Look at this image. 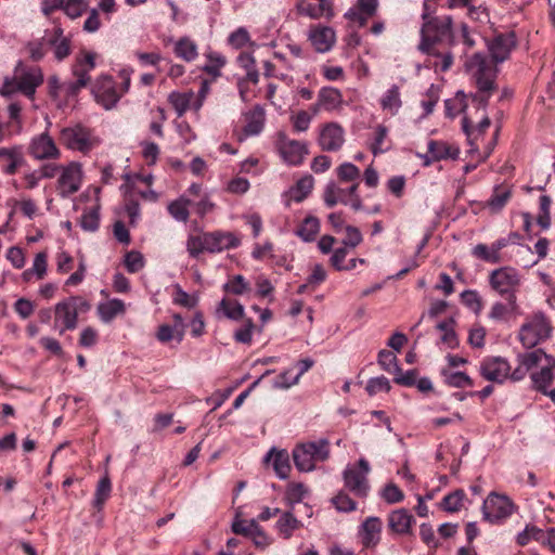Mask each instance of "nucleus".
I'll use <instances>...</instances> for the list:
<instances>
[{
	"label": "nucleus",
	"instance_id": "nucleus-1",
	"mask_svg": "<svg viewBox=\"0 0 555 555\" xmlns=\"http://www.w3.org/2000/svg\"><path fill=\"white\" fill-rule=\"evenodd\" d=\"M423 24L418 50L427 55L426 66L435 72H448L454 62L452 48L456 44L451 15H433L427 0L423 3Z\"/></svg>",
	"mask_w": 555,
	"mask_h": 555
},
{
	"label": "nucleus",
	"instance_id": "nucleus-2",
	"mask_svg": "<svg viewBox=\"0 0 555 555\" xmlns=\"http://www.w3.org/2000/svg\"><path fill=\"white\" fill-rule=\"evenodd\" d=\"M467 69L472 73L476 85V91L469 95L472 103L479 109L486 108L498 85L495 79L498 68L483 53H475L467 62Z\"/></svg>",
	"mask_w": 555,
	"mask_h": 555
},
{
	"label": "nucleus",
	"instance_id": "nucleus-3",
	"mask_svg": "<svg viewBox=\"0 0 555 555\" xmlns=\"http://www.w3.org/2000/svg\"><path fill=\"white\" fill-rule=\"evenodd\" d=\"M91 304L81 296H69L57 302L53 308V328L63 335L66 331H74L78 325V315L87 313Z\"/></svg>",
	"mask_w": 555,
	"mask_h": 555
},
{
	"label": "nucleus",
	"instance_id": "nucleus-4",
	"mask_svg": "<svg viewBox=\"0 0 555 555\" xmlns=\"http://www.w3.org/2000/svg\"><path fill=\"white\" fill-rule=\"evenodd\" d=\"M121 82L119 89L112 76L101 75L92 87V93L98 104L105 109L115 107L120 98L128 92L130 88V76L126 70L119 74Z\"/></svg>",
	"mask_w": 555,
	"mask_h": 555
},
{
	"label": "nucleus",
	"instance_id": "nucleus-5",
	"mask_svg": "<svg viewBox=\"0 0 555 555\" xmlns=\"http://www.w3.org/2000/svg\"><path fill=\"white\" fill-rule=\"evenodd\" d=\"M59 140L66 149L82 154H88L100 144V140L93 131L81 124L63 128Z\"/></svg>",
	"mask_w": 555,
	"mask_h": 555
},
{
	"label": "nucleus",
	"instance_id": "nucleus-6",
	"mask_svg": "<svg viewBox=\"0 0 555 555\" xmlns=\"http://www.w3.org/2000/svg\"><path fill=\"white\" fill-rule=\"evenodd\" d=\"M330 455V443L325 439L296 446L293 450L295 466L300 472H311L318 462H324Z\"/></svg>",
	"mask_w": 555,
	"mask_h": 555
},
{
	"label": "nucleus",
	"instance_id": "nucleus-7",
	"mask_svg": "<svg viewBox=\"0 0 555 555\" xmlns=\"http://www.w3.org/2000/svg\"><path fill=\"white\" fill-rule=\"evenodd\" d=\"M489 282L511 308L516 309V292L520 284L518 272L514 268L503 267L491 272Z\"/></svg>",
	"mask_w": 555,
	"mask_h": 555
},
{
	"label": "nucleus",
	"instance_id": "nucleus-8",
	"mask_svg": "<svg viewBox=\"0 0 555 555\" xmlns=\"http://www.w3.org/2000/svg\"><path fill=\"white\" fill-rule=\"evenodd\" d=\"M371 466L367 460L360 459L357 464L347 466L344 470L345 487L356 496L366 498L370 491L367 475Z\"/></svg>",
	"mask_w": 555,
	"mask_h": 555
},
{
	"label": "nucleus",
	"instance_id": "nucleus-9",
	"mask_svg": "<svg viewBox=\"0 0 555 555\" xmlns=\"http://www.w3.org/2000/svg\"><path fill=\"white\" fill-rule=\"evenodd\" d=\"M551 332L552 326L548 320L542 313H538L521 325L519 340L525 348L530 349L546 339Z\"/></svg>",
	"mask_w": 555,
	"mask_h": 555
},
{
	"label": "nucleus",
	"instance_id": "nucleus-10",
	"mask_svg": "<svg viewBox=\"0 0 555 555\" xmlns=\"http://www.w3.org/2000/svg\"><path fill=\"white\" fill-rule=\"evenodd\" d=\"M514 512V503L506 496L491 493L482 504L483 518L491 524H499Z\"/></svg>",
	"mask_w": 555,
	"mask_h": 555
},
{
	"label": "nucleus",
	"instance_id": "nucleus-11",
	"mask_svg": "<svg viewBox=\"0 0 555 555\" xmlns=\"http://www.w3.org/2000/svg\"><path fill=\"white\" fill-rule=\"evenodd\" d=\"M82 184V169L77 162L64 166L56 181V192L62 198L77 193Z\"/></svg>",
	"mask_w": 555,
	"mask_h": 555
},
{
	"label": "nucleus",
	"instance_id": "nucleus-12",
	"mask_svg": "<svg viewBox=\"0 0 555 555\" xmlns=\"http://www.w3.org/2000/svg\"><path fill=\"white\" fill-rule=\"evenodd\" d=\"M517 47V37L515 31L495 33L488 43L492 64L496 67L498 63H503L509 59L512 51Z\"/></svg>",
	"mask_w": 555,
	"mask_h": 555
},
{
	"label": "nucleus",
	"instance_id": "nucleus-13",
	"mask_svg": "<svg viewBox=\"0 0 555 555\" xmlns=\"http://www.w3.org/2000/svg\"><path fill=\"white\" fill-rule=\"evenodd\" d=\"M28 154L37 160H54L61 157V151L48 131L31 139L28 145Z\"/></svg>",
	"mask_w": 555,
	"mask_h": 555
},
{
	"label": "nucleus",
	"instance_id": "nucleus-14",
	"mask_svg": "<svg viewBox=\"0 0 555 555\" xmlns=\"http://www.w3.org/2000/svg\"><path fill=\"white\" fill-rule=\"evenodd\" d=\"M511 365L502 357H486L480 362V375L492 383L502 384L509 376Z\"/></svg>",
	"mask_w": 555,
	"mask_h": 555
},
{
	"label": "nucleus",
	"instance_id": "nucleus-15",
	"mask_svg": "<svg viewBox=\"0 0 555 555\" xmlns=\"http://www.w3.org/2000/svg\"><path fill=\"white\" fill-rule=\"evenodd\" d=\"M44 42L48 44V50H53L54 57L57 61H63L72 53V41L68 37L64 36V30L60 24L50 30L44 31Z\"/></svg>",
	"mask_w": 555,
	"mask_h": 555
},
{
	"label": "nucleus",
	"instance_id": "nucleus-16",
	"mask_svg": "<svg viewBox=\"0 0 555 555\" xmlns=\"http://www.w3.org/2000/svg\"><path fill=\"white\" fill-rule=\"evenodd\" d=\"M44 42L48 44V50H53L54 57L57 61H63L72 53V41L68 37L64 36V30L60 24L50 30L44 31Z\"/></svg>",
	"mask_w": 555,
	"mask_h": 555
},
{
	"label": "nucleus",
	"instance_id": "nucleus-17",
	"mask_svg": "<svg viewBox=\"0 0 555 555\" xmlns=\"http://www.w3.org/2000/svg\"><path fill=\"white\" fill-rule=\"evenodd\" d=\"M208 253L216 254L227 249H233L241 245V238L232 232L212 231L206 232Z\"/></svg>",
	"mask_w": 555,
	"mask_h": 555
},
{
	"label": "nucleus",
	"instance_id": "nucleus-18",
	"mask_svg": "<svg viewBox=\"0 0 555 555\" xmlns=\"http://www.w3.org/2000/svg\"><path fill=\"white\" fill-rule=\"evenodd\" d=\"M308 39L317 52L325 53L335 44L336 35L330 26L315 25L311 26Z\"/></svg>",
	"mask_w": 555,
	"mask_h": 555
},
{
	"label": "nucleus",
	"instance_id": "nucleus-19",
	"mask_svg": "<svg viewBox=\"0 0 555 555\" xmlns=\"http://www.w3.org/2000/svg\"><path fill=\"white\" fill-rule=\"evenodd\" d=\"M279 151L283 159L292 166L300 165L308 154V149L305 143L286 138L279 141Z\"/></svg>",
	"mask_w": 555,
	"mask_h": 555
},
{
	"label": "nucleus",
	"instance_id": "nucleus-20",
	"mask_svg": "<svg viewBox=\"0 0 555 555\" xmlns=\"http://www.w3.org/2000/svg\"><path fill=\"white\" fill-rule=\"evenodd\" d=\"M43 82V75L39 67H30L15 77L18 91L27 98H34L37 87Z\"/></svg>",
	"mask_w": 555,
	"mask_h": 555
},
{
	"label": "nucleus",
	"instance_id": "nucleus-21",
	"mask_svg": "<svg viewBox=\"0 0 555 555\" xmlns=\"http://www.w3.org/2000/svg\"><path fill=\"white\" fill-rule=\"evenodd\" d=\"M26 164L22 147H0V167L7 175H15Z\"/></svg>",
	"mask_w": 555,
	"mask_h": 555
},
{
	"label": "nucleus",
	"instance_id": "nucleus-22",
	"mask_svg": "<svg viewBox=\"0 0 555 555\" xmlns=\"http://www.w3.org/2000/svg\"><path fill=\"white\" fill-rule=\"evenodd\" d=\"M344 141V129L336 122L325 125L320 132L319 144L323 151H338Z\"/></svg>",
	"mask_w": 555,
	"mask_h": 555
},
{
	"label": "nucleus",
	"instance_id": "nucleus-23",
	"mask_svg": "<svg viewBox=\"0 0 555 555\" xmlns=\"http://www.w3.org/2000/svg\"><path fill=\"white\" fill-rule=\"evenodd\" d=\"M343 102L340 91L334 87H323L319 90L318 101L310 106L313 114H318L321 109L334 111Z\"/></svg>",
	"mask_w": 555,
	"mask_h": 555
},
{
	"label": "nucleus",
	"instance_id": "nucleus-24",
	"mask_svg": "<svg viewBox=\"0 0 555 555\" xmlns=\"http://www.w3.org/2000/svg\"><path fill=\"white\" fill-rule=\"evenodd\" d=\"M387 520L389 530L400 535L410 534L412 525L415 522L413 515L405 508L392 511Z\"/></svg>",
	"mask_w": 555,
	"mask_h": 555
},
{
	"label": "nucleus",
	"instance_id": "nucleus-25",
	"mask_svg": "<svg viewBox=\"0 0 555 555\" xmlns=\"http://www.w3.org/2000/svg\"><path fill=\"white\" fill-rule=\"evenodd\" d=\"M323 201L327 208H333L337 204L349 205L351 207V195L347 188H341L334 181H330L323 191Z\"/></svg>",
	"mask_w": 555,
	"mask_h": 555
},
{
	"label": "nucleus",
	"instance_id": "nucleus-26",
	"mask_svg": "<svg viewBox=\"0 0 555 555\" xmlns=\"http://www.w3.org/2000/svg\"><path fill=\"white\" fill-rule=\"evenodd\" d=\"M382 520L378 517H367L362 524L359 534L365 547H374L380 540Z\"/></svg>",
	"mask_w": 555,
	"mask_h": 555
},
{
	"label": "nucleus",
	"instance_id": "nucleus-27",
	"mask_svg": "<svg viewBox=\"0 0 555 555\" xmlns=\"http://www.w3.org/2000/svg\"><path fill=\"white\" fill-rule=\"evenodd\" d=\"M378 5V0H358L356 8L350 9L345 17L364 26L369 18L374 16Z\"/></svg>",
	"mask_w": 555,
	"mask_h": 555
},
{
	"label": "nucleus",
	"instance_id": "nucleus-28",
	"mask_svg": "<svg viewBox=\"0 0 555 555\" xmlns=\"http://www.w3.org/2000/svg\"><path fill=\"white\" fill-rule=\"evenodd\" d=\"M95 67V53L81 51L73 64V75L76 79H82L87 85L90 82V72Z\"/></svg>",
	"mask_w": 555,
	"mask_h": 555
},
{
	"label": "nucleus",
	"instance_id": "nucleus-29",
	"mask_svg": "<svg viewBox=\"0 0 555 555\" xmlns=\"http://www.w3.org/2000/svg\"><path fill=\"white\" fill-rule=\"evenodd\" d=\"M244 137L259 134L264 126V109L261 106L256 105L244 114Z\"/></svg>",
	"mask_w": 555,
	"mask_h": 555
},
{
	"label": "nucleus",
	"instance_id": "nucleus-30",
	"mask_svg": "<svg viewBox=\"0 0 555 555\" xmlns=\"http://www.w3.org/2000/svg\"><path fill=\"white\" fill-rule=\"evenodd\" d=\"M429 152L434 154L433 158L437 162L459 158L460 149L459 146L448 143L442 140H429L428 141Z\"/></svg>",
	"mask_w": 555,
	"mask_h": 555
},
{
	"label": "nucleus",
	"instance_id": "nucleus-31",
	"mask_svg": "<svg viewBox=\"0 0 555 555\" xmlns=\"http://www.w3.org/2000/svg\"><path fill=\"white\" fill-rule=\"evenodd\" d=\"M264 462H272V466L276 475L285 479L291 472L289 455L286 450L271 449L264 457Z\"/></svg>",
	"mask_w": 555,
	"mask_h": 555
},
{
	"label": "nucleus",
	"instance_id": "nucleus-32",
	"mask_svg": "<svg viewBox=\"0 0 555 555\" xmlns=\"http://www.w3.org/2000/svg\"><path fill=\"white\" fill-rule=\"evenodd\" d=\"M380 106L387 111L391 116L398 114L402 106L399 87L393 85L389 88L380 99Z\"/></svg>",
	"mask_w": 555,
	"mask_h": 555
},
{
	"label": "nucleus",
	"instance_id": "nucleus-33",
	"mask_svg": "<svg viewBox=\"0 0 555 555\" xmlns=\"http://www.w3.org/2000/svg\"><path fill=\"white\" fill-rule=\"evenodd\" d=\"M126 310L125 302L114 298L98 306V312L103 322L108 323Z\"/></svg>",
	"mask_w": 555,
	"mask_h": 555
},
{
	"label": "nucleus",
	"instance_id": "nucleus-34",
	"mask_svg": "<svg viewBox=\"0 0 555 555\" xmlns=\"http://www.w3.org/2000/svg\"><path fill=\"white\" fill-rule=\"evenodd\" d=\"M112 493V482L107 475L102 477L98 485L94 492V498L92 501V506L98 511L101 512L106 503V501L109 499Z\"/></svg>",
	"mask_w": 555,
	"mask_h": 555
},
{
	"label": "nucleus",
	"instance_id": "nucleus-35",
	"mask_svg": "<svg viewBox=\"0 0 555 555\" xmlns=\"http://www.w3.org/2000/svg\"><path fill=\"white\" fill-rule=\"evenodd\" d=\"M490 125H491V121L487 115H485L482 117V119L477 125V127L473 126V122L468 117L465 116L462 119V129H463L464 133L466 134L467 140L470 145L474 144V140H476L478 138V135L486 132V130L490 127Z\"/></svg>",
	"mask_w": 555,
	"mask_h": 555
},
{
	"label": "nucleus",
	"instance_id": "nucleus-36",
	"mask_svg": "<svg viewBox=\"0 0 555 555\" xmlns=\"http://www.w3.org/2000/svg\"><path fill=\"white\" fill-rule=\"evenodd\" d=\"M173 52L185 62H192L198 55L196 43L189 37L180 38L175 44Z\"/></svg>",
	"mask_w": 555,
	"mask_h": 555
},
{
	"label": "nucleus",
	"instance_id": "nucleus-37",
	"mask_svg": "<svg viewBox=\"0 0 555 555\" xmlns=\"http://www.w3.org/2000/svg\"><path fill=\"white\" fill-rule=\"evenodd\" d=\"M320 231V221L317 217L308 216L298 225L296 234L305 242H312L315 240Z\"/></svg>",
	"mask_w": 555,
	"mask_h": 555
},
{
	"label": "nucleus",
	"instance_id": "nucleus-38",
	"mask_svg": "<svg viewBox=\"0 0 555 555\" xmlns=\"http://www.w3.org/2000/svg\"><path fill=\"white\" fill-rule=\"evenodd\" d=\"M314 184L312 176H306L299 179L296 184L289 190L291 199L300 203L311 193Z\"/></svg>",
	"mask_w": 555,
	"mask_h": 555
},
{
	"label": "nucleus",
	"instance_id": "nucleus-39",
	"mask_svg": "<svg viewBox=\"0 0 555 555\" xmlns=\"http://www.w3.org/2000/svg\"><path fill=\"white\" fill-rule=\"evenodd\" d=\"M276 527L284 539H289L293 532L301 527V522L291 512H284L278 520Z\"/></svg>",
	"mask_w": 555,
	"mask_h": 555
},
{
	"label": "nucleus",
	"instance_id": "nucleus-40",
	"mask_svg": "<svg viewBox=\"0 0 555 555\" xmlns=\"http://www.w3.org/2000/svg\"><path fill=\"white\" fill-rule=\"evenodd\" d=\"M191 205L192 202L190 199L181 196L178 199L171 202L168 205L167 210L169 215L177 221L186 222L190 217L189 206Z\"/></svg>",
	"mask_w": 555,
	"mask_h": 555
},
{
	"label": "nucleus",
	"instance_id": "nucleus-41",
	"mask_svg": "<svg viewBox=\"0 0 555 555\" xmlns=\"http://www.w3.org/2000/svg\"><path fill=\"white\" fill-rule=\"evenodd\" d=\"M472 255L479 259V260H482L485 262H488V263H499L502 261V257H501V254L492 246V245H487V244H477L473 250H472Z\"/></svg>",
	"mask_w": 555,
	"mask_h": 555
},
{
	"label": "nucleus",
	"instance_id": "nucleus-42",
	"mask_svg": "<svg viewBox=\"0 0 555 555\" xmlns=\"http://www.w3.org/2000/svg\"><path fill=\"white\" fill-rule=\"evenodd\" d=\"M534 388L541 393H547L548 386L553 383L554 374L551 366H544L539 372L531 374Z\"/></svg>",
	"mask_w": 555,
	"mask_h": 555
},
{
	"label": "nucleus",
	"instance_id": "nucleus-43",
	"mask_svg": "<svg viewBox=\"0 0 555 555\" xmlns=\"http://www.w3.org/2000/svg\"><path fill=\"white\" fill-rule=\"evenodd\" d=\"M512 196L511 188L507 185L496 186L488 201V206L493 211L501 210L509 201Z\"/></svg>",
	"mask_w": 555,
	"mask_h": 555
},
{
	"label": "nucleus",
	"instance_id": "nucleus-44",
	"mask_svg": "<svg viewBox=\"0 0 555 555\" xmlns=\"http://www.w3.org/2000/svg\"><path fill=\"white\" fill-rule=\"evenodd\" d=\"M193 99V92H171L168 98L178 116H182L190 108Z\"/></svg>",
	"mask_w": 555,
	"mask_h": 555
},
{
	"label": "nucleus",
	"instance_id": "nucleus-45",
	"mask_svg": "<svg viewBox=\"0 0 555 555\" xmlns=\"http://www.w3.org/2000/svg\"><path fill=\"white\" fill-rule=\"evenodd\" d=\"M218 311H222V313L231 320H240L244 315L243 306L235 299L223 298L218 307Z\"/></svg>",
	"mask_w": 555,
	"mask_h": 555
},
{
	"label": "nucleus",
	"instance_id": "nucleus-46",
	"mask_svg": "<svg viewBox=\"0 0 555 555\" xmlns=\"http://www.w3.org/2000/svg\"><path fill=\"white\" fill-rule=\"evenodd\" d=\"M335 172L340 183L360 180L361 177L360 169L352 163H343L336 168Z\"/></svg>",
	"mask_w": 555,
	"mask_h": 555
},
{
	"label": "nucleus",
	"instance_id": "nucleus-47",
	"mask_svg": "<svg viewBox=\"0 0 555 555\" xmlns=\"http://www.w3.org/2000/svg\"><path fill=\"white\" fill-rule=\"evenodd\" d=\"M208 63L204 66V72L214 78L221 75L220 70L225 65L227 60L223 55L217 52H210L207 54Z\"/></svg>",
	"mask_w": 555,
	"mask_h": 555
},
{
	"label": "nucleus",
	"instance_id": "nucleus-48",
	"mask_svg": "<svg viewBox=\"0 0 555 555\" xmlns=\"http://www.w3.org/2000/svg\"><path fill=\"white\" fill-rule=\"evenodd\" d=\"M387 135L388 129L385 126H376L374 131V142L371 144V151L375 156L389 150V145H386Z\"/></svg>",
	"mask_w": 555,
	"mask_h": 555
},
{
	"label": "nucleus",
	"instance_id": "nucleus-49",
	"mask_svg": "<svg viewBox=\"0 0 555 555\" xmlns=\"http://www.w3.org/2000/svg\"><path fill=\"white\" fill-rule=\"evenodd\" d=\"M206 232L202 235H191L186 242V249L191 257L197 258L202 253L208 251Z\"/></svg>",
	"mask_w": 555,
	"mask_h": 555
},
{
	"label": "nucleus",
	"instance_id": "nucleus-50",
	"mask_svg": "<svg viewBox=\"0 0 555 555\" xmlns=\"http://www.w3.org/2000/svg\"><path fill=\"white\" fill-rule=\"evenodd\" d=\"M543 530L539 529L535 526H527L521 532H519L516 537V542L520 546H525L529 543L530 540H534L538 542H542L543 540Z\"/></svg>",
	"mask_w": 555,
	"mask_h": 555
},
{
	"label": "nucleus",
	"instance_id": "nucleus-51",
	"mask_svg": "<svg viewBox=\"0 0 555 555\" xmlns=\"http://www.w3.org/2000/svg\"><path fill=\"white\" fill-rule=\"evenodd\" d=\"M464 498H465L464 491L456 490V491L446 495L442 499L440 506L447 512H456L462 506V502H463Z\"/></svg>",
	"mask_w": 555,
	"mask_h": 555
},
{
	"label": "nucleus",
	"instance_id": "nucleus-52",
	"mask_svg": "<svg viewBox=\"0 0 555 555\" xmlns=\"http://www.w3.org/2000/svg\"><path fill=\"white\" fill-rule=\"evenodd\" d=\"M446 376V384L451 387L464 388L466 386L472 387L474 385L473 379L463 372H443Z\"/></svg>",
	"mask_w": 555,
	"mask_h": 555
},
{
	"label": "nucleus",
	"instance_id": "nucleus-53",
	"mask_svg": "<svg viewBox=\"0 0 555 555\" xmlns=\"http://www.w3.org/2000/svg\"><path fill=\"white\" fill-rule=\"evenodd\" d=\"M223 289L227 293L233 295H243L249 291V284L246 282L243 275H234L228 283L223 285Z\"/></svg>",
	"mask_w": 555,
	"mask_h": 555
},
{
	"label": "nucleus",
	"instance_id": "nucleus-54",
	"mask_svg": "<svg viewBox=\"0 0 555 555\" xmlns=\"http://www.w3.org/2000/svg\"><path fill=\"white\" fill-rule=\"evenodd\" d=\"M461 301L467 308L478 313L482 309V300L477 291L467 289L461 294Z\"/></svg>",
	"mask_w": 555,
	"mask_h": 555
},
{
	"label": "nucleus",
	"instance_id": "nucleus-55",
	"mask_svg": "<svg viewBox=\"0 0 555 555\" xmlns=\"http://www.w3.org/2000/svg\"><path fill=\"white\" fill-rule=\"evenodd\" d=\"M391 386L389 379L385 376L371 378L366 384V391L370 396H374L378 392H388Z\"/></svg>",
	"mask_w": 555,
	"mask_h": 555
},
{
	"label": "nucleus",
	"instance_id": "nucleus-56",
	"mask_svg": "<svg viewBox=\"0 0 555 555\" xmlns=\"http://www.w3.org/2000/svg\"><path fill=\"white\" fill-rule=\"evenodd\" d=\"M100 218L96 208L86 210L81 216L80 225L86 231H96L99 229Z\"/></svg>",
	"mask_w": 555,
	"mask_h": 555
},
{
	"label": "nucleus",
	"instance_id": "nucleus-57",
	"mask_svg": "<svg viewBox=\"0 0 555 555\" xmlns=\"http://www.w3.org/2000/svg\"><path fill=\"white\" fill-rule=\"evenodd\" d=\"M307 488L300 482L289 483L286 490V499L291 505L304 500Z\"/></svg>",
	"mask_w": 555,
	"mask_h": 555
},
{
	"label": "nucleus",
	"instance_id": "nucleus-58",
	"mask_svg": "<svg viewBox=\"0 0 555 555\" xmlns=\"http://www.w3.org/2000/svg\"><path fill=\"white\" fill-rule=\"evenodd\" d=\"M27 51L33 61L38 62L44 57L48 52V44L44 42V36L27 44Z\"/></svg>",
	"mask_w": 555,
	"mask_h": 555
},
{
	"label": "nucleus",
	"instance_id": "nucleus-59",
	"mask_svg": "<svg viewBox=\"0 0 555 555\" xmlns=\"http://www.w3.org/2000/svg\"><path fill=\"white\" fill-rule=\"evenodd\" d=\"M332 502L340 512H352L357 508V503L344 491H339Z\"/></svg>",
	"mask_w": 555,
	"mask_h": 555
},
{
	"label": "nucleus",
	"instance_id": "nucleus-60",
	"mask_svg": "<svg viewBox=\"0 0 555 555\" xmlns=\"http://www.w3.org/2000/svg\"><path fill=\"white\" fill-rule=\"evenodd\" d=\"M22 105L18 102H11L8 105V114H9V126L15 131H20L22 129Z\"/></svg>",
	"mask_w": 555,
	"mask_h": 555
},
{
	"label": "nucleus",
	"instance_id": "nucleus-61",
	"mask_svg": "<svg viewBox=\"0 0 555 555\" xmlns=\"http://www.w3.org/2000/svg\"><path fill=\"white\" fill-rule=\"evenodd\" d=\"M378 363L387 372L399 371L397 357L390 350L383 349L378 352Z\"/></svg>",
	"mask_w": 555,
	"mask_h": 555
},
{
	"label": "nucleus",
	"instance_id": "nucleus-62",
	"mask_svg": "<svg viewBox=\"0 0 555 555\" xmlns=\"http://www.w3.org/2000/svg\"><path fill=\"white\" fill-rule=\"evenodd\" d=\"M87 10L85 0H65L64 12L70 18H77Z\"/></svg>",
	"mask_w": 555,
	"mask_h": 555
},
{
	"label": "nucleus",
	"instance_id": "nucleus-63",
	"mask_svg": "<svg viewBox=\"0 0 555 555\" xmlns=\"http://www.w3.org/2000/svg\"><path fill=\"white\" fill-rule=\"evenodd\" d=\"M125 266L130 273L140 271L144 266L143 256L139 251H128L125 256Z\"/></svg>",
	"mask_w": 555,
	"mask_h": 555
},
{
	"label": "nucleus",
	"instance_id": "nucleus-64",
	"mask_svg": "<svg viewBox=\"0 0 555 555\" xmlns=\"http://www.w3.org/2000/svg\"><path fill=\"white\" fill-rule=\"evenodd\" d=\"M382 496L389 504L399 503L404 499L402 490L392 482L385 486Z\"/></svg>",
	"mask_w": 555,
	"mask_h": 555
}]
</instances>
